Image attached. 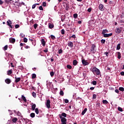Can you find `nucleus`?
<instances>
[{
    "instance_id": "41",
    "label": "nucleus",
    "mask_w": 124,
    "mask_h": 124,
    "mask_svg": "<svg viewBox=\"0 0 124 124\" xmlns=\"http://www.w3.org/2000/svg\"><path fill=\"white\" fill-rule=\"evenodd\" d=\"M101 43H102L103 44H104L105 43V40L102 39L101 41Z\"/></svg>"
},
{
    "instance_id": "62",
    "label": "nucleus",
    "mask_w": 124,
    "mask_h": 124,
    "mask_svg": "<svg viewBox=\"0 0 124 124\" xmlns=\"http://www.w3.org/2000/svg\"><path fill=\"white\" fill-rule=\"evenodd\" d=\"M78 24H82V21L79 20L78 22Z\"/></svg>"
},
{
    "instance_id": "4",
    "label": "nucleus",
    "mask_w": 124,
    "mask_h": 124,
    "mask_svg": "<svg viewBox=\"0 0 124 124\" xmlns=\"http://www.w3.org/2000/svg\"><path fill=\"white\" fill-rule=\"evenodd\" d=\"M82 63L84 66H86V65H89V64H90V63H89L87 60H85V59L82 60Z\"/></svg>"
},
{
    "instance_id": "11",
    "label": "nucleus",
    "mask_w": 124,
    "mask_h": 124,
    "mask_svg": "<svg viewBox=\"0 0 124 124\" xmlns=\"http://www.w3.org/2000/svg\"><path fill=\"white\" fill-rule=\"evenodd\" d=\"M41 42L43 46H45V45H46V43L45 42V40H44V39H42L41 40Z\"/></svg>"
},
{
    "instance_id": "38",
    "label": "nucleus",
    "mask_w": 124,
    "mask_h": 124,
    "mask_svg": "<svg viewBox=\"0 0 124 124\" xmlns=\"http://www.w3.org/2000/svg\"><path fill=\"white\" fill-rule=\"evenodd\" d=\"M15 113H16L17 114L18 116H21V113L19 112V111H18V112H16V110H14Z\"/></svg>"
},
{
    "instance_id": "28",
    "label": "nucleus",
    "mask_w": 124,
    "mask_h": 124,
    "mask_svg": "<svg viewBox=\"0 0 124 124\" xmlns=\"http://www.w3.org/2000/svg\"><path fill=\"white\" fill-rule=\"evenodd\" d=\"M62 117H64V118H66L67 115L66 113L63 112L62 114Z\"/></svg>"
},
{
    "instance_id": "46",
    "label": "nucleus",
    "mask_w": 124,
    "mask_h": 124,
    "mask_svg": "<svg viewBox=\"0 0 124 124\" xmlns=\"http://www.w3.org/2000/svg\"><path fill=\"white\" fill-rule=\"evenodd\" d=\"M93 85H96V81H93L92 82Z\"/></svg>"
},
{
    "instance_id": "6",
    "label": "nucleus",
    "mask_w": 124,
    "mask_h": 124,
    "mask_svg": "<svg viewBox=\"0 0 124 124\" xmlns=\"http://www.w3.org/2000/svg\"><path fill=\"white\" fill-rule=\"evenodd\" d=\"M50 100H47L46 102V106L47 108H50Z\"/></svg>"
},
{
    "instance_id": "7",
    "label": "nucleus",
    "mask_w": 124,
    "mask_h": 124,
    "mask_svg": "<svg viewBox=\"0 0 124 124\" xmlns=\"http://www.w3.org/2000/svg\"><path fill=\"white\" fill-rule=\"evenodd\" d=\"M121 30H122V27H121L120 28H116L115 32H116V33H121Z\"/></svg>"
},
{
    "instance_id": "13",
    "label": "nucleus",
    "mask_w": 124,
    "mask_h": 124,
    "mask_svg": "<svg viewBox=\"0 0 124 124\" xmlns=\"http://www.w3.org/2000/svg\"><path fill=\"white\" fill-rule=\"evenodd\" d=\"M68 45L69 47L72 48L73 47V43H72V42H69L68 43Z\"/></svg>"
},
{
    "instance_id": "9",
    "label": "nucleus",
    "mask_w": 124,
    "mask_h": 124,
    "mask_svg": "<svg viewBox=\"0 0 124 124\" xmlns=\"http://www.w3.org/2000/svg\"><path fill=\"white\" fill-rule=\"evenodd\" d=\"M16 83H18V82H20L21 80V78H16V77L15 78Z\"/></svg>"
},
{
    "instance_id": "53",
    "label": "nucleus",
    "mask_w": 124,
    "mask_h": 124,
    "mask_svg": "<svg viewBox=\"0 0 124 124\" xmlns=\"http://www.w3.org/2000/svg\"><path fill=\"white\" fill-rule=\"evenodd\" d=\"M59 54H62V50L60 49L59 50Z\"/></svg>"
},
{
    "instance_id": "37",
    "label": "nucleus",
    "mask_w": 124,
    "mask_h": 124,
    "mask_svg": "<svg viewBox=\"0 0 124 124\" xmlns=\"http://www.w3.org/2000/svg\"><path fill=\"white\" fill-rule=\"evenodd\" d=\"M67 67L69 69H71V68H72V67L71 65H67Z\"/></svg>"
},
{
    "instance_id": "55",
    "label": "nucleus",
    "mask_w": 124,
    "mask_h": 124,
    "mask_svg": "<svg viewBox=\"0 0 124 124\" xmlns=\"http://www.w3.org/2000/svg\"><path fill=\"white\" fill-rule=\"evenodd\" d=\"M115 93H119V90H118V89H116V90H115Z\"/></svg>"
},
{
    "instance_id": "64",
    "label": "nucleus",
    "mask_w": 124,
    "mask_h": 124,
    "mask_svg": "<svg viewBox=\"0 0 124 124\" xmlns=\"http://www.w3.org/2000/svg\"><path fill=\"white\" fill-rule=\"evenodd\" d=\"M118 110L120 111V112H123V109H118Z\"/></svg>"
},
{
    "instance_id": "2",
    "label": "nucleus",
    "mask_w": 124,
    "mask_h": 124,
    "mask_svg": "<svg viewBox=\"0 0 124 124\" xmlns=\"http://www.w3.org/2000/svg\"><path fill=\"white\" fill-rule=\"evenodd\" d=\"M59 117L61 120L62 124H66L67 122V119H66V118L63 117L61 115V114L59 115Z\"/></svg>"
},
{
    "instance_id": "35",
    "label": "nucleus",
    "mask_w": 124,
    "mask_h": 124,
    "mask_svg": "<svg viewBox=\"0 0 124 124\" xmlns=\"http://www.w3.org/2000/svg\"><path fill=\"white\" fill-rule=\"evenodd\" d=\"M60 94L61 95H62V96H63V94H64V93H63V91H62V90L60 91Z\"/></svg>"
},
{
    "instance_id": "43",
    "label": "nucleus",
    "mask_w": 124,
    "mask_h": 124,
    "mask_svg": "<svg viewBox=\"0 0 124 124\" xmlns=\"http://www.w3.org/2000/svg\"><path fill=\"white\" fill-rule=\"evenodd\" d=\"M36 6V4H34L32 6V9H34V8H35Z\"/></svg>"
},
{
    "instance_id": "18",
    "label": "nucleus",
    "mask_w": 124,
    "mask_h": 124,
    "mask_svg": "<svg viewBox=\"0 0 124 124\" xmlns=\"http://www.w3.org/2000/svg\"><path fill=\"white\" fill-rule=\"evenodd\" d=\"M104 7V6H103V4H100L99 6V9H100V10H102V9H103V7Z\"/></svg>"
},
{
    "instance_id": "17",
    "label": "nucleus",
    "mask_w": 124,
    "mask_h": 124,
    "mask_svg": "<svg viewBox=\"0 0 124 124\" xmlns=\"http://www.w3.org/2000/svg\"><path fill=\"white\" fill-rule=\"evenodd\" d=\"M17 121H18V119L16 117H15L12 120V121L13 122V123H16Z\"/></svg>"
},
{
    "instance_id": "42",
    "label": "nucleus",
    "mask_w": 124,
    "mask_h": 124,
    "mask_svg": "<svg viewBox=\"0 0 124 124\" xmlns=\"http://www.w3.org/2000/svg\"><path fill=\"white\" fill-rule=\"evenodd\" d=\"M61 33L62 34H64L65 32H64V30L63 29H62L61 31Z\"/></svg>"
},
{
    "instance_id": "22",
    "label": "nucleus",
    "mask_w": 124,
    "mask_h": 124,
    "mask_svg": "<svg viewBox=\"0 0 124 124\" xmlns=\"http://www.w3.org/2000/svg\"><path fill=\"white\" fill-rule=\"evenodd\" d=\"M30 117H31V118H34V117H35V114L34 113H31Z\"/></svg>"
},
{
    "instance_id": "56",
    "label": "nucleus",
    "mask_w": 124,
    "mask_h": 124,
    "mask_svg": "<svg viewBox=\"0 0 124 124\" xmlns=\"http://www.w3.org/2000/svg\"><path fill=\"white\" fill-rule=\"evenodd\" d=\"M3 1H2V0H0V5H1L2 4H3Z\"/></svg>"
},
{
    "instance_id": "36",
    "label": "nucleus",
    "mask_w": 124,
    "mask_h": 124,
    "mask_svg": "<svg viewBox=\"0 0 124 124\" xmlns=\"http://www.w3.org/2000/svg\"><path fill=\"white\" fill-rule=\"evenodd\" d=\"M8 48V46L6 45L4 47V51H6V50H7V48Z\"/></svg>"
},
{
    "instance_id": "31",
    "label": "nucleus",
    "mask_w": 124,
    "mask_h": 124,
    "mask_svg": "<svg viewBox=\"0 0 124 124\" xmlns=\"http://www.w3.org/2000/svg\"><path fill=\"white\" fill-rule=\"evenodd\" d=\"M35 112L36 114H37V115H38V114H39V111L38 110V109H35Z\"/></svg>"
},
{
    "instance_id": "29",
    "label": "nucleus",
    "mask_w": 124,
    "mask_h": 124,
    "mask_svg": "<svg viewBox=\"0 0 124 124\" xmlns=\"http://www.w3.org/2000/svg\"><path fill=\"white\" fill-rule=\"evenodd\" d=\"M119 91L121 92H124V87H120L119 89Z\"/></svg>"
},
{
    "instance_id": "19",
    "label": "nucleus",
    "mask_w": 124,
    "mask_h": 124,
    "mask_svg": "<svg viewBox=\"0 0 124 124\" xmlns=\"http://www.w3.org/2000/svg\"><path fill=\"white\" fill-rule=\"evenodd\" d=\"M21 97L24 102H27V99H26V97H25V96L22 95Z\"/></svg>"
},
{
    "instance_id": "34",
    "label": "nucleus",
    "mask_w": 124,
    "mask_h": 124,
    "mask_svg": "<svg viewBox=\"0 0 124 124\" xmlns=\"http://www.w3.org/2000/svg\"><path fill=\"white\" fill-rule=\"evenodd\" d=\"M31 107H32V109H35V108L36 107V105L35 104H33Z\"/></svg>"
},
{
    "instance_id": "40",
    "label": "nucleus",
    "mask_w": 124,
    "mask_h": 124,
    "mask_svg": "<svg viewBox=\"0 0 124 124\" xmlns=\"http://www.w3.org/2000/svg\"><path fill=\"white\" fill-rule=\"evenodd\" d=\"M18 28H20V25H19L18 24H16L15 25L16 29H18Z\"/></svg>"
},
{
    "instance_id": "47",
    "label": "nucleus",
    "mask_w": 124,
    "mask_h": 124,
    "mask_svg": "<svg viewBox=\"0 0 124 124\" xmlns=\"http://www.w3.org/2000/svg\"><path fill=\"white\" fill-rule=\"evenodd\" d=\"M39 9L40 10H43V7H42V6H40L39 7Z\"/></svg>"
},
{
    "instance_id": "8",
    "label": "nucleus",
    "mask_w": 124,
    "mask_h": 124,
    "mask_svg": "<svg viewBox=\"0 0 124 124\" xmlns=\"http://www.w3.org/2000/svg\"><path fill=\"white\" fill-rule=\"evenodd\" d=\"M113 35V33H110L109 34H104V35H103L104 37H109L110 36H112Z\"/></svg>"
},
{
    "instance_id": "49",
    "label": "nucleus",
    "mask_w": 124,
    "mask_h": 124,
    "mask_svg": "<svg viewBox=\"0 0 124 124\" xmlns=\"http://www.w3.org/2000/svg\"><path fill=\"white\" fill-rule=\"evenodd\" d=\"M64 102H65V103H68V102H69L68 99H65Z\"/></svg>"
},
{
    "instance_id": "23",
    "label": "nucleus",
    "mask_w": 124,
    "mask_h": 124,
    "mask_svg": "<svg viewBox=\"0 0 124 124\" xmlns=\"http://www.w3.org/2000/svg\"><path fill=\"white\" fill-rule=\"evenodd\" d=\"M49 29H53V28H54V24H49Z\"/></svg>"
},
{
    "instance_id": "51",
    "label": "nucleus",
    "mask_w": 124,
    "mask_h": 124,
    "mask_svg": "<svg viewBox=\"0 0 124 124\" xmlns=\"http://www.w3.org/2000/svg\"><path fill=\"white\" fill-rule=\"evenodd\" d=\"M121 75H122V76H124V72L122 71L120 73Z\"/></svg>"
},
{
    "instance_id": "54",
    "label": "nucleus",
    "mask_w": 124,
    "mask_h": 124,
    "mask_svg": "<svg viewBox=\"0 0 124 124\" xmlns=\"http://www.w3.org/2000/svg\"><path fill=\"white\" fill-rule=\"evenodd\" d=\"M104 54L107 56V57H108V55L109 54V52H105Z\"/></svg>"
},
{
    "instance_id": "32",
    "label": "nucleus",
    "mask_w": 124,
    "mask_h": 124,
    "mask_svg": "<svg viewBox=\"0 0 124 124\" xmlns=\"http://www.w3.org/2000/svg\"><path fill=\"white\" fill-rule=\"evenodd\" d=\"M23 41L25 43H27V42H28V39H27V38H26V37L24 38Z\"/></svg>"
},
{
    "instance_id": "30",
    "label": "nucleus",
    "mask_w": 124,
    "mask_h": 124,
    "mask_svg": "<svg viewBox=\"0 0 124 124\" xmlns=\"http://www.w3.org/2000/svg\"><path fill=\"white\" fill-rule=\"evenodd\" d=\"M12 73V71L11 70H9V71L7 72V74H8V75H10Z\"/></svg>"
},
{
    "instance_id": "21",
    "label": "nucleus",
    "mask_w": 124,
    "mask_h": 124,
    "mask_svg": "<svg viewBox=\"0 0 124 124\" xmlns=\"http://www.w3.org/2000/svg\"><path fill=\"white\" fill-rule=\"evenodd\" d=\"M87 110H88V109H84V110L82 112L81 115H82V116H84V115H85V113H86V112H87Z\"/></svg>"
},
{
    "instance_id": "57",
    "label": "nucleus",
    "mask_w": 124,
    "mask_h": 124,
    "mask_svg": "<svg viewBox=\"0 0 124 124\" xmlns=\"http://www.w3.org/2000/svg\"><path fill=\"white\" fill-rule=\"evenodd\" d=\"M92 11V8H89L88 9V12H91Z\"/></svg>"
},
{
    "instance_id": "63",
    "label": "nucleus",
    "mask_w": 124,
    "mask_h": 124,
    "mask_svg": "<svg viewBox=\"0 0 124 124\" xmlns=\"http://www.w3.org/2000/svg\"><path fill=\"white\" fill-rule=\"evenodd\" d=\"M25 48H26V49H29V48H30V46H25Z\"/></svg>"
},
{
    "instance_id": "1",
    "label": "nucleus",
    "mask_w": 124,
    "mask_h": 124,
    "mask_svg": "<svg viewBox=\"0 0 124 124\" xmlns=\"http://www.w3.org/2000/svg\"><path fill=\"white\" fill-rule=\"evenodd\" d=\"M92 72L94 75H99L100 74V70L95 67L92 69Z\"/></svg>"
},
{
    "instance_id": "15",
    "label": "nucleus",
    "mask_w": 124,
    "mask_h": 124,
    "mask_svg": "<svg viewBox=\"0 0 124 124\" xmlns=\"http://www.w3.org/2000/svg\"><path fill=\"white\" fill-rule=\"evenodd\" d=\"M108 32V30L105 29V30H103L102 32V34H103V35H104V34H106V33Z\"/></svg>"
},
{
    "instance_id": "16",
    "label": "nucleus",
    "mask_w": 124,
    "mask_h": 124,
    "mask_svg": "<svg viewBox=\"0 0 124 124\" xmlns=\"http://www.w3.org/2000/svg\"><path fill=\"white\" fill-rule=\"evenodd\" d=\"M78 63V62H77V60H74L73 62V65H77V64Z\"/></svg>"
},
{
    "instance_id": "50",
    "label": "nucleus",
    "mask_w": 124,
    "mask_h": 124,
    "mask_svg": "<svg viewBox=\"0 0 124 124\" xmlns=\"http://www.w3.org/2000/svg\"><path fill=\"white\" fill-rule=\"evenodd\" d=\"M20 36H21V37H25V35L23 34V33H20Z\"/></svg>"
},
{
    "instance_id": "45",
    "label": "nucleus",
    "mask_w": 124,
    "mask_h": 124,
    "mask_svg": "<svg viewBox=\"0 0 124 124\" xmlns=\"http://www.w3.org/2000/svg\"><path fill=\"white\" fill-rule=\"evenodd\" d=\"M42 5L43 6H44V7L46 6V2H43Z\"/></svg>"
},
{
    "instance_id": "12",
    "label": "nucleus",
    "mask_w": 124,
    "mask_h": 124,
    "mask_svg": "<svg viewBox=\"0 0 124 124\" xmlns=\"http://www.w3.org/2000/svg\"><path fill=\"white\" fill-rule=\"evenodd\" d=\"M16 40L15 38H12L10 39V43H15Z\"/></svg>"
},
{
    "instance_id": "5",
    "label": "nucleus",
    "mask_w": 124,
    "mask_h": 124,
    "mask_svg": "<svg viewBox=\"0 0 124 124\" xmlns=\"http://www.w3.org/2000/svg\"><path fill=\"white\" fill-rule=\"evenodd\" d=\"M7 24L8 25V26H9L10 27V28H11L10 31H11V30H12V29H13V27L12 26V22L10 21V20H8V21H7Z\"/></svg>"
},
{
    "instance_id": "26",
    "label": "nucleus",
    "mask_w": 124,
    "mask_h": 124,
    "mask_svg": "<svg viewBox=\"0 0 124 124\" xmlns=\"http://www.w3.org/2000/svg\"><path fill=\"white\" fill-rule=\"evenodd\" d=\"M103 104H108V101H107V100H103Z\"/></svg>"
},
{
    "instance_id": "61",
    "label": "nucleus",
    "mask_w": 124,
    "mask_h": 124,
    "mask_svg": "<svg viewBox=\"0 0 124 124\" xmlns=\"http://www.w3.org/2000/svg\"><path fill=\"white\" fill-rule=\"evenodd\" d=\"M72 37L73 38H75L76 37V36H75V35H73L72 36Z\"/></svg>"
},
{
    "instance_id": "48",
    "label": "nucleus",
    "mask_w": 124,
    "mask_h": 124,
    "mask_svg": "<svg viewBox=\"0 0 124 124\" xmlns=\"http://www.w3.org/2000/svg\"><path fill=\"white\" fill-rule=\"evenodd\" d=\"M50 76H51V77H53V76H54V72H50Z\"/></svg>"
},
{
    "instance_id": "44",
    "label": "nucleus",
    "mask_w": 124,
    "mask_h": 124,
    "mask_svg": "<svg viewBox=\"0 0 124 124\" xmlns=\"http://www.w3.org/2000/svg\"><path fill=\"white\" fill-rule=\"evenodd\" d=\"M93 97L94 99H95V98H96V94H93Z\"/></svg>"
},
{
    "instance_id": "59",
    "label": "nucleus",
    "mask_w": 124,
    "mask_h": 124,
    "mask_svg": "<svg viewBox=\"0 0 124 124\" xmlns=\"http://www.w3.org/2000/svg\"><path fill=\"white\" fill-rule=\"evenodd\" d=\"M5 2H6V3H9V1L8 0H5Z\"/></svg>"
},
{
    "instance_id": "24",
    "label": "nucleus",
    "mask_w": 124,
    "mask_h": 124,
    "mask_svg": "<svg viewBox=\"0 0 124 124\" xmlns=\"http://www.w3.org/2000/svg\"><path fill=\"white\" fill-rule=\"evenodd\" d=\"M74 16V18H75V19H77L78 17V15L77 14H74L73 15Z\"/></svg>"
},
{
    "instance_id": "39",
    "label": "nucleus",
    "mask_w": 124,
    "mask_h": 124,
    "mask_svg": "<svg viewBox=\"0 0 124 124\" xmlns=\"http://www.w3.org/2000/svg\"><path fill=\"white\" fill-rule=\"evenodd\" d=\"M37 26H38V25H37V24H35L34 25V29H35V30H36V28H37Z\"/></svg>"
},
{
    "instance_id": "14",
    "label": "nucleus",
    "mask_w": 124,
    "mask_h": 124,
    "mask_svg": "<svg viewBox=\"0 0 124 124\" xmlns=\"http://www.w3.org/2000/svg\"><path fill=\"white\" fill-rule=\"evenodd\" d=\"M117 55H118V59L119 60H121V58H122V54H121V52H117Z\"/></svg>"
},
{
    "instance_id": "60",
    "label": "nucleus",
    "mask_w": 124,
    "mask_h": 124,
    "mask_svg": "<svg viewBox=\"0 0 124 124\" xmlns=\"http://www.w3.org/2000/svg\"><path fill=\"white\" fill-rule=\"evenodd\" d=\"M90 90H91L92 91L94 90V87H91Z\"/></svg>"
},
{
    "instance_id": "27",
    "label": "nucleus",
    "mask_w": 124,
    "mask_h": 124,
    "mask_svg": "<svg viewBox=\"0 0 124 124\" xmlns=\"http://www.w3.org/2000/svg\"><path fill=\"white\" fill-rule=\"evenodd\" d=\"M50 37L51 39H53V40H55V39H56V37H55V36H54L53 35H51Z\"/></svg>"
},
{
    "instance_id": "20",
    "label": "nucleus",
    "mask_w": 124,
    "mask_h": 124,
    "mask_svg": "<svg viewBox=\"0 0 124 124\" xmlns=\"http://www.w3.org/2000/svg\"><path fill=\"white\" fill-rule=\"evenodd\" d=\"M120 49H121V44H118L116 47L117 50H120Z\"/></svg>"
},
{
    "instance_id": "3",
    "label": "nucleus",
    "mask_w": 124,
    "mask_h": 124,
    "mask_svg": "<svg viewBox=\"0 0 124 124\" xmlns=\"http://www.w3.org/2000/svg\"><path fill=\"white\" fill-rule=\"evenodd\" d=\"M91 52L93 53V54H94V53L96 52V46H95V45H92L91 48Z\"/></svg>"
},
{
    "instance_id": "52",
    "label": "nucleus",
    "mask_w": 124,
    "mask_h": 124,
    "mask_svg": "<svg viewBox=\"0 0 124 124\" xmlns=\"http://www.w3.org/2000/svg\"><path fill=\"white\" fill-rule=\"evenodd\" d=\"M44 52H45V53H47L48 52V48H46V50H44Z\"/></svg>"
},
{
    "instance_id": "58",
    "label": "nucleus",
    "mask_w": 124,
    "mask_h": 124,
    "mask_svg": "<svg viewBox=\"0 0 124 124\" xmlns=\"http://www.w3.org/2000/svg\"><path fill=\"white\" fill-rule=\"evenodd\" d=\"M24 45H25V44H23L22 43L20 44V46H24Z\"/></svg>"
},
{
    "instance_id": "10",
    "label": "nucleus",
    "mask_w": 124,
    "mask_h": 124,
    "mask_svg": "<svg viewBox=\"0 0 124 124\" xmlns=\"http://www.w3.org/2000/svg\"><path fill=\"white\" fill-rule=\"evenodd\" d=\"M5 82L6 84H10L11 83V80L10 78H7L5 79Z\"/></svg>"
},
{
    "instance_id": "33",
    "label": "nucleus",
    "mask_w": 124,
    "mask_h": 124,
    "mask_svg": "<svg viewBox=\"0 0 124 124\" xmlns=\"http://www.w3.org/2000/svg\"><path fill=\"white\" fill-rule=\"evenodd\" d=\"M32 96H33L35 98V97H36V93H35V92H33Z\"/></svg>"
},
{
    "instance_id": "25",
    "label": "nucleus",
    "mask_w": 124,
    "mask_h": 124,
    "mask_svg": "<svg viewBox=\"0 0 124 124\" xmlns=\"http://www.w3.org/2000/svg\"><path fill=\"white\" fill-rule=\"evenodd\" d=\"M36 78V75L35 74H33L32 75V79H35Z\"/></svg>"
}]
</instances>
